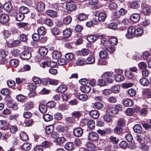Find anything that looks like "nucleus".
<instances>
[{"mask_svg":"<svg viewBox=\"0 0 151 151\" xmlns=\"http://www.w3.org/2000/svg\"><path fill=\"white\" fill-rule=\"evenodd\" d=\"M29 49V48H25V50L21 54V57L25 60L30 59L31 57V54L30 52Z\"/></svg>","mask_w":151,"mask_h":151,"instance_id":"f257e3e1","label":"nucleus"},{"mask_svg":"<svg viewBox=\"0 0 151 151\" xmlns=\"http://www.w3.org/2000/svg\"><path fill=\"white\" fill-rule=\"evenodd\" d=\"M114 76V75L112 72L106 73L102 75V78L107 82L112 83L114 79H112L111 77Z\"/></svg>","mask_w":151,"mask_h":151,"instance_id":"f03ea898","label":"nucleus"},{"mask_svg":"<svg viewBox=\"0 0 151 151\" xmlns=\"http://www.w3.org/2000/svg\"><path fill=\"white\" fill-rule=\"evenodd\" d=\"M136 29L134 26H131L127 29V33L126 35V36L128 39H132L134 37V34H135Z\"/></svg>","mask_w":151,"mask_h":151,"instance_id":"7ed1b4c3","label":"nucleus"},{"mask_svg":"<svg viewBox=\"0 0 151 151\" xmlns=\"http://www.w3.org/2000/svg\"><path fill=\"white\" fill-rule=\"evenodd\" d=\"M127 12V11L125 9L122 8L118 11L114 12L113 13V15L114 18L117 19L120 18L122 16L124 15Z\"/></svg>","mask_w":151,"mask_h":151,"instance_id":"20e7f679","label":"nucleus"},{"mask_svg":"<svg viewBox=\"0 0 151 151\" xmlns=\"http://www.w3.org/2000/svg\"><path fill=\"white\" fill-rule=\"evenodd\" d=\"M67 10L70 11H73L76 9V6L73 1H69L67 2L65 5Z\"/></svg>","mask_w":151,"mask_h":151,"instance_id":"39448f33","label":"nucleus"},{"mask_svg":"<svg viewBox=\"0 0 151 151\" xmlns=\"http://www.w3.org/2000/svg\"><path fill=\"white\" fill-rule=\"evenodd\" d=\"M88 139L92 141H96L99 139L98 134L96 132H91L89 133Z\"/></svg>","mask_w":151,"mask_h":151,"instance_id":"423d86ee","label":"nucleus"},{"mask_svg":"<svg viewBox=\"0 0 151 151\" xmlns=\"http://www.w3.org/2000/svg\"><path fill=\"white\" fill-rule=\"evenodd\" d=\"M83 133V130L80 127L74 128L73 129V134L74 135L78 137L81 136Z\"/></svg>","mask_w":151,"mask_h":151,"instance_id":"0eeeda50","label":"nucleus"},{"mask_svg":"<svg viewBox=\"0 0 151 151\" xmlns=\"http://www.w3.org/2000/svg\"><path fill=\"white\" fill-rule=\"evenodd\" d=\"M114 107L112 106H109L107 109V112L109 115L111 116L117 114L116 109Z\"/></svg>","mask_w":151,"mask_h":151,"instance_id":"6e6552de","label":"nucleus"},{"mask_svg":"<svg viewBox=\"0 0 151 151\" xmlns=\"http://www.w3.org/2000/svg\"><path fill=\"white\" fill-rule=\"evenodd\" d=\"M45 13L48 16L51 17H56L57 16V12L52 9L47 10Z\"/></svg>","mask_w":151,"mask_h":151,"instance_id":"1a4fd4ad","label":"nucleus"},{"mask_svg":"<svg viewBox=\"0 0 151 151\" xmlns=\"http://www.w3.org/2000/svg\"><path fill=\"white\" fill-rule=\"evenodd\" d=\"M21 42L19 40H14L12 42L9 41L7 43V45L10 47H13L18 45Z\"/></svg>","mask_w":151,"mask_h":151,"instance_id":"9d476101","label":"nucleus"},{"mask_svg":"<svg viewBox=\"0 0 151 151\" xmlns=\"http://www.w3.org/2000/svg\"><path fill=\"white\" fill-rule=\"evenodd\" d=\"M3 7L4 10L7 12H10L12 8L11 4L9 2L5 3Z\"/></svg>","mask_w":151,"mask_h":151,"instance_id":"9b49d317","label":"nucleus"},{"mask_svg":"<svg viewBox=\"0 0 151 151\" xmlns=\"http://www.w3.org/2000/svg\"><path fill=\"white\" fill-rule=\"evenodd\" d=\"M36 7L37 11L40 12L43 11L45 9V5L43 3L40 2L37 4Z\"/></svg>","mask_w":151,"mask_h":151,"instance_id":"f8f14e48","label":"nucleus"},{"mask_svg":"<svg viewBox=\"0 0 151 151\" xmlns=\"http://www.w3.org/2000/svg\"><path fill=\"white\" fill-rule=\"evenodd\" d=\"M131 19L134 22H138L140 19V16L138 13H134L131 15L130 17Z\"/></svg>","mask_w":151,"mask_h":151,"instance_id":"ddd939ff","label":"nucleus"},{"mask_svg":"<svg viewBox=\"0 0 151 151\" xmlns=\"http://www.w3.org/2000/svg\"><path fill=\"white\" fill-rule=\"evenodd\" d=\"M8 123L3 120L0 121V129L5 130L6 129L8 126Z\"/></svg>","mask_w":151,"mask_h":151,"instance_id":"4468645a","label":"nucleus"},{"mask_svg":"<svg viewBox=\"0 0 151 151\" xmlns=\"http://www.w3.org/2000/svg\"><path fill=\"white\" fill-rule=\"evenodd\" d=\"M9 19V17L8 15L2 14L0 17V22L2 23H6Z\"/></svg>","mask_w":151,"mask_h":151,"instance_id":"2eb2a0df","label":"nucleus"},{"mask_svg":"<svg viewBox=\"0 0 151 151\" xmlns=\"http://www.w3.org/2000/svg\"><path fill=\"white\" fill-rule=\"evenodd\" d=\"M86 147L88 150L94 151L96 149V147L95 145L91 142H87L86 144Z\"/></svg>","mask_w":151,"mask_h":151,"instance_id":"dca6fc26","label":"nucleus"},{"mask_svg":"<svg viewBox=\"0 0 151 151\" xmlns=\"http://www.w3.org/2000/svg\"><path fill=\"white\" fill-rule=\"evenodd\" d=\"M72 33V32L70 29H66L63 30V35L65 38H68L70 36Z\"/></svg>","mask_w":151,"mask_h":151,"instance_id":"f3484780","label":"nucleus"},{"mask_svg":"<svg viewBox=\"0 0 151 151\" xmlns=\"http://www.w3.org/2000/svg\"><path fill=\"white\" fill-rule=\"evenodd\" d=\"M65 148L68 150H72L74 148L73 143L72 142H68L65 145Z\"/></svg>","mask_w":151,"mask_h":151,"instance_id":"a211bd4d","label":"nucleus"},{"mask_svg":"<svg viewBox=\"0 0 151 151\" xmlns=\"http://www.w3.org/2000/svg\"><path fill=\"white\" fill-rule=\"evenodd\" d=\"M61 54L59 51L53 52L52 53V58L55 59H60L61 57Z\"/></svg>","mask_w":151,"mask_h":151,"instance_id":"6ab92c4d","label":"nucleus"},{"mask_svg":"<svg viewBox=\"0 0 151 151\" xmlns=\"http://www.w3.org/2000/svg\"><path fill=\"white\" fill-rule=\"evenodd\" d=\"M106 17V16L105 13H100L98 15V21L99 22H103L105 20Z\"/></svg>","mask_w":151,"mask_h":151,"instance_id":"aec40b11","label":"nucleus"},{"mask_svg":"<svg viewBox=\"0 0 151 151\" xmlns=\"http://www.w3.org/2000/svg\"><path fill=\"white\" fill-rule=\"evenodd\" d=\"M90 115L93 118L97 119L99 117V113L98 111L94 110L91 111L90 113Z\"/></svg>","mask_w":151,"mask_h":151,"instance_id":"412c9836","label":"nucleus"},{"mask_svg":"<svg viewBox=\"0 0 151 151\" xmlns=\"http://www.w3.org/2000/svg\"><path fill=\"white\" fill-rule=\"evenodd\" d=\"M33 107V103L32 102H28L24 105V108L26 110H28Z\"/></svg>","mask_w":151,"mask_h":151,"instance_id":"4be33fe9","label":"nucleus"},{"mask_svg":"<svg viewBox=\"0 0 151 151\" xmlns=\"http://www.w3.org/2000/svg\"><path fill=\"white\" fill-rule=\"evenodd\" d=\"M143 134L144 135L143 136V141L146 143H149L150 142V136L146 132H143Z\"/></svg>","mask_w":151,"mask_h":151,"instance_id":"5701e85b","label":"nucleus"},{"mask_svg":"<svg viewBox=\"0 0 151 151\" xmlns=\"http://www.w3.org/2000/svg\"><path fill=\"white\" fill-rule=\"evenodd\" d=\"M133 130L135 132L140 133L142 131V128L141 126L139 124H137L133 127Z\"/></svg>","mask_w":151,"mask_h":151,"instance_id":"b1692460","label":"nucleus"},{"mask_svg":"<svg viewBox=\"0 0 151 151\" xmlns=\"http://www.w3.org/2000/svg\"><path fill=\"white\" fill-rule=\"evenodd\" d=\"M39 52L41 55L44 56L47 55L48 50L45 47H42L40 49Z\"/></svg>","mask_w":151,"mask_h":151,"instance_id":"393cba45","label":"nucleus"},{"mask_svg":"<svg viewBox=\"0 0 151 151\" xmlns=\"http://www.w3.org/2000/svg\"><path fill=\"white\" fill-rule=\"evenodd\" d=\"M123 104L126 106H131L133 104V102L131 99H127L123 101Z\"/></svg>","mask_w":151,"mask_h":151,"instance_id":"a878e982","label":"nucleus"},{"mask_svg":"<svg viewBox=\"0 0 151 151\" xmlns=\"http://www.w3.org/2000/svg\"><path fill=\"white\" fill-rule=\"evenodd\" d=\"M67 89V86L65 85H60L58 88V91L60 93H64Z\"/></svg>","mask_w":151,"mask_h":151,"instance_id":"bb28decb","label":"nucleus"},{"mask_svg":"<svg viewBox=\"0 0 151 151\" xmlns=\"http://www.w3.org/2000/svg\"><path fill=\"white\" fill-rule=\"evenodd\" d=\"M9 63L10 65L14 67H17L19 64L18 60L16 59L11 60L10 61Z\"/></svg>","mask_w":151,"mask_h":151,"instance_id":"cd10ccee","label":"nucleus"},{"mask_svg":"<svg viewBox=\"0 0 151 151\" xmlns=\"http://www.w3.org/2000/svg\"><path fill=\"white\" fill-rule=\"evenodd\" d=\"M91 88L88 86H83L81 88V91L85 93H88L90 91Z\"/></svg>","mask_w":151,"mask_h":151,"instance_id":"c85d7f7f","label":"nucleus"},{"mask_svg":"<svg viewBox=\"0 0 151 151\" xmlns=\"http://www.w3.org/2000/svg\"><path fill=\"white\" fill-rule=\"evenodd\" d=\"M66 59L68 61L72 60L74 58V55L71 52H69L66 53L65 55Z\"/></svg>","mask_w":151,"mask_h":151,"instance_id":"c756f323","label":"nucleus"},{"mask_svg":"<svg viewBox=\"0 0 151 151\" xmlns=\"http://www.w3.org/2000/svg\"><path fill=\"white\" fill-rule=\"evenodd\" d=\"M97 38L96 36L90 35L88 36L86 39L88 42L91 43L94 42L97 39Z\"/></svg>","mask_w":151,"mask_h":151,"instance_id":"7c9ffc66","label":"nucleus"},{"mask_svg":"<svg viewBox=\"0 0 151 151\" xmlns=\"http://www.w3.org/2000/svg\"><path fill=\"white\" fill-rule=\"evenodd\" d=\"M150 9L147 7L143 8L141 11V12L142 13L147 15H150Z\"/></svg>","mask_w":151,"mask_h":151,"instance_id":"2f4dec72","label":"nucleus"},{"mask_svg":"<svg viewBox=\"0 0 151 151\" xmlns=\"http://www.w3.org/2000/svg\"><path fill=\"white\" fill-rule=\"evenodd\" d=\"M120 89V87L119 85H114L112 87L111 91L114 93H117L119 92Z\"/></svg>","mask_w":151,"mask_h":151,"instance_id":"473e14b6","label":"nucleus"},{"mask_svg":"<svg viewBox=\"0 0 151 151\" xmlns=\"http://www.w3.org/2000/svg\"><path fill=\"white\" fill-rule=\"evenodd\" d=\"M54 130V127L52 125H49L47 126L45 128V132L47 134H50L53 132Z\"/></svg>","mask_w":151,"mask_h":151,"instance_id":"72a5a7b5","label":"nucleus"},{"mask_svg":"<svg viewBox=\"0 0 151 151\" xmlns=\"http://www.w3.org/2000/svg\"><path fill=\"white\" fill-rule=\"evenodd\" d=\"M43 118L46 122L50 121L53 119L52 115L49 114H45L43 115Z\"/></svg>","mask_w":151,"mask_h":151,"instance_id":"f704fd0d","label":"nucleus"},{"mask_svg":"<svg viewBox=\"0 0 151 151\" xmlns=\"http://www.w3.org/2000/svg\"><path fill=\"white\" fill-rule=\"evenodd\" d=\"M20 137L23 141H27L28 139V136L24 132H21L20 134Z\"/></svg>","mask_w":151,"mask_h":151,"instance_id":"c9c22d12","label":"nucleus"},{"mask_svg":"<svg viewBox=\"0 0 151 151\" xmlns=\"http://www.w3.org/2000/svg\"><path fill=\"white\" fill-rule=\"evenodd\" d=\"M95 59L93 56H91L88 57L86 60V63L87 64H92L95 62Z\"/></svg>","mask_w":151,"mask_h":151,"instance_id":"e433bc0d","label":"nucleus"},{"mask_svg":"<svg viewBox=\"0 0 151 151\" xmlns=\"http://www.w3.org/2000/svg\"><path fill=\"white\" fill-rule=\"evenodd\" d=\"M22 148L25 151L29 150L31 148V144L29 142L25 143L23 144Z\"/></svg>","mask_w":151,"mask_h":151,"instance_id":"4c0bfd02","label":"nucleus"},{"mask_svg":"<svg viewBox=\"0 0 151 151\" xmlns=\"http://www.w3.org/2000/svg\"><path fill=\"white\" fill-rule=\"evenodd\" d=\"M37 32L39 35H43L46 33L45 29L43 27H40L37 29Z\"/></svg>","mask_w":151,"mask_h":151,"instance_id":"58836bf2","label":"nucleus"},{"mask_svg":"<svg viewBox=\"0 0 151 151\" xmlns=\"http://www.w3.org/2000/svg\"><path fill=\"white\" fill-rule=\"evenodd\" d=\"M130 6L132 8L137 9L140 7V4L138 2L135 1L131 3Z\"/></svg>","mask_w":151,"mask_h":151,"instance_id":"ea45409f","label":"nucleus"},{"mask_svg":"<svg viewBox=\"0 0 151 151\" xmlns=\"http://www.w3.org/2000/svg\"><path fill=\"white\" fill-rule=\"evenodd\" d=\"M39 109L41 113H44L47 111V106L43 104H41L39 106Z\"/></svg>","mask_w":151,"mask_h":151,"instance_id":"a19ab883","label":"nucleus"},{"mask_svg":"<svg viewBox=\"0 0 151 151\" xmlns=\"http://www.w3.org/2000/svg\"><path fill=\"white\" fill-rule=\"evenodd\" d=\"M16 99L18 101L23 102L24 101L26 97L23 95L19 94L17 96Z\"/></svg>","mask_w":151,"mask_h":151,"instance_id":"79ce46f5","label":"nucleus"},{"mask_svg":"<svg viewBox=\"0 0 151 151\" xmlns=\"http://www.w3.org/2000/svg\"><path fill=\"white\" fill-rule=\"evenodd\" d=\"M19 40L20 41L25 42L27 40V35L24 34L22 33L19 35Z\"/></svg>","mask_w":151,"mask_h":151,"instance_id":"37998d69","label":"nucleus"},{"mask_svg":"<svg viewBox=\"0 0 151 151\" xmlns=\"http://www.w3.org/2000/svg\"><path fill=\"white\" fill-rule=\"evenodd\" d=\"M143 136L144 135L143 134V132L140 134L137 135L136 137V139L137 142L141 143L143 141Z\"/></svg>","mask_w":151,"mask_h":151,"instance_id":"c03bdc74","label":"nucleus"},{"mask_svg":"<svg viewBox=\"0 0 151 151\" xmlns=\"http://www.w3.org/2000/svg\"><path fill=\"white\" fill-rule=\"evenodd\" d=\"M19 11L23 14H27L29 11L27 7L24 6L21 7L19 9Z\"/></svg>","mask_w":151,"mask_h":151,"instance_id":"a18cd8bd","label":"nucleus"},{"mask_svg":"<svg viewBox=\"0 0 151 151\" xmlns=\"http://www.w3.org/2000/svg\"><path fill=\"white\" fill-rule=\"evenodd\" d=\"M88 17V16L85 14H80L78 16V19L80 21H84L86 20Z\"/></svg>","mask_w":151,"mask_h":151,"instance_id":"49530a36","label":"nucleus"},{"mask_svg":"<svg viewBox=\"0 0 151 151\" xmlns=\"http://www.w3.org/2000/svg\"><path fill=\"white\" fill-rule=\"evenodd\" d=\"M33 120L32 119L25 120L23 123V125L25 126H30L32 125Z\"/></svg>","mask_w":151,"mask_h":151,"instance_id":"de8ad7c7","label":"nucleus"},{"mask_svg":"<svg viewBox=\"0 0 151 151\" xmlns=\"http://www.w3.org/2000/svg\"><path fill=\"white\" fill-rule=\"evenodd\" d=\"M125 74L126 76L129 78L132 79L134 77V74L132 72L129 70L126 71Z\"/></svg>","mask_w":151,"mask_h":151,"instance_id":"09e8293b","label":"nucleus"},{"mask_svg":"<svg viewBox=\"0 0 151 151\" xmlns=\"http://www.w3.org/2000/svg\"><path fill=\"white\" fill-rule=\"evenodd\" d=\"M30 69L31 68L30 65H24L22 68L19 69V71L21 72L27 71L30 70Z\"/></svg>","mask_w":151,"mask_h":151,"instance_id":"8fccbe9b","label":"nucleus"},{"mask_svg":"<svg viewBox=\"0 0 151 151\" xmlns=\"http://www.w3.org/2000/svg\"><path fill=\"white\" fill-rule=\"evenodd\" d=\"M135 35L137 37L142 35L143 34V31L142 29L139 28L136 29Z\"/></svg>","mask_w":151,"mask_h":151,"instance_id":"3c124183","label":"nucleus"},{"mask_svg":"<svg viewBox=\"0 0 151 151\" xmlns=\"http://www.w3.org/2000/svg\"><path fill=\"white\" fill-rule=\"evenodd\" d=\"M109 43L112 45H116L118 43V40L115 37H111L109 39Z\"/></svg>","mask_w":151,"mask_h":151,"instance_id":"603ef678","label":"nucleus"},{"mask_svg":"<svg viewBox=\"0 0 151 151\" xmlns=\"http://www.w3.org/2000/svg\"><path fill=\"white\" fill-rule=\"evenodd\" d=\"M7 105L8 107L11 108L15 110H17L18 109L17 105L15 104H13L11 102H8Z\"/></svg>","mask_w":151,"mask_h":151,"instance_id":"864d4df0","label":"nucleus"},{"mask_svg":"<svg viewBox=\"0 0 151 151\" xmlns=\"http://www.w3.org/2000/svg\"><path fill=\"white\" fill-rule=\"evenodd\" d=\"M16 18L17 20L20 21L24 19V15L21 13H19L17 14Z\"/></svg>","mask_w":151,"mask_h":151,"instance_id":"5fc2aeb1","label":"nucleus"},{"mask_svg":"<svg viewBox=\"0 0 151 151\" xmlns=\"http://www.w3.org/2000/svg\"><path fill=\"white\" fill-rule=\"evenodd\" d=\"M140 83L142 85L145 86L149 83L148 80L146 78H142L140 80Z\"/></svg>","mask_w":151,"mask_h":151,"instance_id":"6e6d98bb","label":"nucleus"},{"mask_svg":"<svg viewBox=\"0 0 151 151\" xmlns=\"http://www.w3.org/2000/svg\"><path fill=\"white\" fill-rule=\"evenodd\" d=\"M138 65L139 68L141 70L144 69H145L147 66L146 63L144 62H140L138 64Z\"/></svg>","mask_w":151,"mask_h":151,"instance_id":"4d7b16f0","label":"nucleus"},{"mask_svg":"<svg viewBox=\"0 0 151 151\" xmlns=\"http://www.w3.org/2000/svg\"><path fill=\"white\" fill-rule=\"evenodd\" d=\"M72 20L70 16H67L63 19V22L64 24H68L70 23Z\"/></svg>","mask_w":151,"mask_h":151,"instance_id":"13d9d810","label":"nucleus"},{"mask_svg":"<svg viewBox=\"0 0 151 151\" xmlns=\"http://www.w3.org/2000/svg\"><path fill=\"white\" fill-rule=\"evenodd\" d=\"M65 128H66V127L61 125H58L56 127V129L58 132H63L65 130Z\"/></svg>","mask_w":151,"mask_h":151,"instance_id":"bf43d9fd","label":"nucleus"},{"mask_svg":"<svg viewBox=\"0 0 151 151\" xmlns=\"http://www.w3.org/2000/svg\"><path fill=\"white\" fill-rule=\"evenodd\" d=\"M108 59L107 58L99 60V64L101 65H106L108 63Z\"/></svg>","mask_w":151,"mask_h":151,"instance_id":"052dcab7","label":"nucleus"},{"mask_svg":"<svg viewBox=\"0 0 151 151\" xmlns=\"http://www.w3.org/2000/svg\"><path fill=\"white\" fill-rule=\"evenodd\" d=\"M117 124L118 126L124 127L125 125V120L122 119H120L117 121Z\"/></svg>","mask_w":151,"mask_h":151,"instance_id":"680f3d73","label":"nucleus"},{"mask_svg":"<svg viewBox=\"0 0 151 151\" xmlns=\"http://www.w3.org/2000/svg\"><path fill=\"white\" fill-rule=\"evenodd\" d=\"M115 79L118 82L122 81L124 80V77L120 74H117L115 77Z\"/></svg>","mask_w":151,"mask_h":151,"instance_id":"e2e57ef3","label":"nucleus"},{"mask_svg":"<svg viewBox=\"0 0 151 151\" xmlns=\"http://www.w3.org/2000/svg\"><path fill=\"white\" fill-rule=\"evenodd\" d=\"M78 98L80 100L83 101H85L86 100L88 99L87 95L85 94L80 95L78 96Z\"/></svg>","mask_w":151,"mask_h":151,"instance_id":"0e129e2a","label":"nucleus"},{"mask_svg":"<svg viewBox=\"0 0 151 151\" xmlns=\"http://www.w3.org/2000/svg\"><path fill=\"white\" fill-rule=\"evenodd\" d=\"M32 115V114L29 111H26L23 114V117L26 119L30 118Z\"/></svg>","mask_w":151,"mask_h":151,"instance_id":"69168bd1","label":"nucleus"},{"mask_svg":"<svg viewBox=\"0 0 151 151\" xmlns=\"http://www.w3.org/2000/svg\"><path fill=\"white\" fill-rule=\"evenodd\" d=\"M94 106L96 109H100L103 107L104 105L101 102H97L94 103Z\"/></svg>","mask_w":151,"mask_h":151,"instance_id":"338daca9","label":"nucleus"},{"mask_svg":"<svg viewBox=\"0 0 151 151\" xmlns=\"http://www.w3.org/2000/svg\"><path fill=\"white\" fill-rule=\"evenodd\" d=\"M117 7V4L113 1H111L109 4V7L111 9H116Z\"/></svg>","mask_w":151,"mask_h":151,"instance_id":"774afa93","label":"nucleus"}]
</instances>
